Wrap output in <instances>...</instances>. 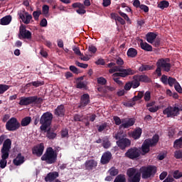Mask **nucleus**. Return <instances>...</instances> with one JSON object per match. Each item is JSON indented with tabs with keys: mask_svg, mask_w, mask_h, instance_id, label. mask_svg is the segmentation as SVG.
I'll list each match as a JSON object with an SVG mask.
<instances>
[{
	"mask_svg": "<svg viewBox=\"0 0 182 182\" xmlns=\"http://www.w3.org/2000/svg\"><path fill=\"white\" fill-rule=\"evenodd\" d=\"M156 173H157V166L154 165L143 166L139 168V171L134 167L129 168L127 171L128 182H140L141 178L144 180L153 178Z\"/></svg>",
	"mask_w": 182,
	"mask_h": 182,
	"instance_id": "obj_1",
	"label": "nucleus"
},
{
	"mask_svg": "<svg viewBox=\"0 0 182 182\" xmlns=\"http://www.w3.org/2000/svg\"><path fill=\"white\" fill-rule=\"evenodd\" d=\"M11 146H12V141L10 139H6L4 144L3 146L1 149V159L0 160V168H5L6 167V164H8L7 159L9 158V151L11 150Z\"/></svg>",
	"mask_w": 182,
	"mask_h": 182,
	"instance_id": "obj_2",
	"label": "nucleus"
},
{
	"mask_svg": "<svg viewBox=\"0 0 182 182\" xmlns=\"http://www.w3.org/2000/svg\"><path fill=\"white\" fill-rule=\"evenodd\" d=\"M159 140H160V136L157 134L154 135L151 139H145L141 147V155L144 156L147 154L150 151V147H156L157 143H159Z\"/></svg>",
	"mask_w": 182,
	"mask_h": 182,
	"instance_id": "obj_3",
	"label": "nucleus"
},
{
	"mask_svg": "<svg viewBox=\"0 0 182 182\" xmlns=\"http://www.w3.org/2000/svg\"><path fill=\"white\" fill-rule=\"evenodd\" d=\"M109 73H114L112 75L113 77H126L127 76L134 75L136 73V71L132 70V68L123 69L122 68V67H120V65H114L112 68H110L109 70Z\"/></svg>",
	"mask_w": 182,
	"mask_h": 182,
	"instance_id": "obj_4",
	"label": "nucleus"
},
{
	"mask_svg": "<svg viewBox=\"0 0 182 182\" xmlns=\"http://www.w3.org/2000/svg\"><path fill=\"white\" fill-rule=\"evenodd\" d=\"M156 73L160 77L161 76V70L164 72H170L171 70V63L170 58H160L156 62Z\"/></svg>",
	"mask_w": 182,
	"mask_h": 182,
	"instance_id": "obj_5",
	"label": "nucleus"
},
{
	"mask_svg": "<svg viewBox=\"0 0 182 182\" xmlns=\"http://www.w3.org/2000/svg\"><path fill=\"white\" fill-rule=\"evenodd\" d=\"M41 160L46 161L47 164H55L58 161V153L53 150V147H48L41 156Z\"/></svg>",
	"mask_w": 182,
	"mask_h": 182,
	"instance_id": "obj_6",
	"label": "nucleus"
},
{
	"mask_svg": "<svg viewBox=\"0 0 182 182\" xmlns=\"http://www.w3.org/2000/svg\"><path fill=\"white\" fill-rule=\"evenodd\" d=\"M53 119V114L47 112L42 114L40 119V129L41 132H46V129L50 127V124H52V120Z\"/></svg>",
	"mask_w": 182,
	"mask_h": 182,
	"instance_id": "obj_7",
	"label": "nucleus"
},
{
	"mask_svg": "<svg viewBox=\"0 0 182 182\" xmlns=\"http://www.w3.org/2000/svg\"><path fill=\"white\" fill-rule=\"evenodd\" d=\"M42 105L43 103V98L38 97V96H31V97H20V101L18 105L20 106H29V105Z\"/></svg>",
	"mask_w": 182,
	"mask_h": 182,
	"instance_id": "obj_8",
	"label": "nucleus"
},
{
	"mask_svg": "<svg viewBox=\"0 0 182 182\" xmlns=\"http://www.w3.org/2000/svg\"><path fill=\"white\" fill-rule=\"evenodd\" d=\"M21 127V123L15 117H11L6 124V129L9 132H15Z\"/></svg>",
	"mask_w": 182,
	"mask_h": 182,
	"instance_id": "obj_9",
	"label": "nucleus"
},
{
	"mask_svg": "<svg viewBox=\"0 0 182 182\" xmlns=\"http://www.w3.org/2000/svg\"><path fill=\"white\" fill-rule=\"evenodd\" d=\"M18 38L21 40L28 39V41L32 39V33L27 30L26 26L23 24H21L19 27Z\"/></svg>",
	"mask_w": 182,
	"mask_h": 182,
	"instance_id": "obj_10",
	"label": "nucleus"
},
{
	"mask_svg": "<svg viewBox=\"0 0 182 182\" xmlns=\"http://www.w3.org/2000/svg\"><path fill=\"white\" fill-rule=\"evenodd\" d=\"M163 114L167 117H176L180 114V112H178V107L168 106L163 110Z\"/></svg>",
	"mask_w": 182,
	"mask_h": 182,
	"instance_id": "obj_11",
	"label": "nucleus"
},
{
	"mask_svg": "<svg viewBox=\"0 0 182 182\" xmlns=\"http://www.w3.org/2000/svg\"><path fill=\"white\" fill-rule=\"evenodd\" d=\"M140 156V149L137 147L130 148L125 153V157L130 159L131 160H134L139 159Z\"/></svg>",
	"mask_w": 182,
	"mask_h": 182,
	"instance_id": "obj_12",
	"label": "nucleus"
},
{
	"mask_svg": "<svg viewBox=\"0 0 182 182\" xmlns=\"http://www.w3.org/2000/svg\"><path fill=\"white\" fill-rule=\"evenodd\" d=\"M90 103V95L87 93H85L80 97V105L78 109H85L87 105Z\"/></svg>",
	"mask_w": 182,
	"mask_h": 182,
	"instance_id": "obj_13",
	"label": "nucleus"
},
{
	"mask_svg": "<svg viewBox=\"0 0 182 182\" xmlns=\"http://www.w3.org/2000/svg\"><path fill=\"white\" fill-rule=\"evenodd\" d=\"M97 167V161L95 159L87 160L85 163V168L87 171H95Z\"/></svg>",
	"mask_w": 182,
	"mask_h": 182,
	"instance_id": "obj_14",
	"label": "nucleus"
},
{
	"mask_svg": "<svg viewBox=\"0 0 182 182\" xmlns=\"http://www.w3.org/2000/svg\"><path fill=\"white\" fill-rule=\"evenodd\" d=\"M43 150H45V146L43 143H41L32 148V154L37 157H41L43 154Z\"/></svg>",
	"mask_w": 182,
	"mask_h": 182,
	"instance_id": "obj_15",
	"label": "nucleus"
},
{
	"mask_svg": "<svg viewBox=\"0 0 182 182\" xmlns=\"http://www.w3.org/2000/svg\"><path fill=\"white\" fill-rule=\"evenodd\" d=\"M117 144L121 150H124L127 147H130L132 141L127 138H122V139L117 141Z\"/></svg>",
	"mask_w": 182,
	"mask_h": 182,
	"instance_id": "obj_16",
	"label": "nucleus"
},
{
	"mask_svg": "<svg viewBox=\"0 0 182 182\" xmlns=\"http://www.w3.org/2000/svg\"><path fill=\"white\" fill-rule=\"evenodd\" d=\"M136 121L133 118L122 119V124L119 126V129H129L132 126H134Z\"/></svg>",
	"mask_w": 182,
	"mask_h": 182,
	"instance_id": "obj_17",
	"label": "nucleus"
},
{
	"mask_svg": "<svg viewBox=\"0 0 182 182\" xmlns=\"http://www.w3.org/2000/svg\"><path fill=\"white\" fill-rule=\"evenodd\" d=\"M112 159V152L107 151L102 154V156L100 159L101 164H109L110 163V160Z\"/></svg>",
	"mask_w": 182,
	"mask_h": 182,
	"instance_id": "obj_18",
	"label": "nucleus"
},
{
	"mask_svg": "<svg viewBox=\"0 0 182 182\" xmlns=\"http://www.w3.org/2000/svg\"><path fill=\"white\" fill-rule=\"evenodd\" d=\"M19 18L23 23L29 25V23H31V20L32 19V15L29 14L27 11H23V13L19 14Z\"/></svg>",
	"mask_w": 182,
	"mask_h": 182,
	"instance_id": "obj_19",
	"label": "nucleus"
},
{
	"mask_svg": "<svg viewBox=\"0 0 182 182\" xmlns=\"http://www.w3.org/2000/svg\"><path fill=\"white\" fill-rule=\"evenodd\" d=\"M65 112L66 109H65V105H58L57 108L54 110V114H55V116H58V117H63Z\"/></svg>",
	"mask_w": 182,
	"mask_h": 182,
	"instance_id": "obj_20",
	"label": "nucleus"
},
{
	"mask_svg": "<svg viewBox=\"0 0 182 182\" xmlns=\"http://www.w3.org/2000/svg\"><path fill=\"white\" fill-rule=\"evenodd\" d=\"M14 166H21L25 163V156L22 154H18L17 156L13 160Z\"/></svg>",
	"mask_w": 182,
	"mask_h": 182,
	"instance_id": "obj_21",
	"label": "nucleus"
},
{
	"mask_svg": "<svg viewBox=\"0 0 182 182\" xmlns=\"http://www.w3.org/2000/svg\"><path fill=\"white\" fill-rule=\"evenodd\" d=\"M140 47L141 49L145 50L146 52H153V46L147 43L146 42L143 41V40H140Z\"/></svg>",
	"mask_w": 182,
	"mask_h": 182,
	"instance_id": "obj_22",
	"label": "nucleus"
},
{
	"mask_svg": "<svg viewBox=\"0 0 182 182\" xmlns=\"http://www.w3.org/2000/svg\"><path fill=\"white\" fill-rule=\"evenodd\" d=\"M44 132L46 133V137H48V139L50 140H53V139H55L56 136H58V134L55 133V129L53 128H48Z\"/></svg>",
	"mask_w": 182,
	"mask_h": 182,
	"instance_id": "obj_23",
	"label": "nucleus"
},
{
	"mask_svg": "<svg viewBox=\"0 0 182 182\" xmlns=\"http://www.w3.org/2000/svg\"><path fill=\"white\" fill-rule=\"evenodd\" d=\"M59 177V173L57 171L50 172L47 174L46 177L45 178L46 181H53L56 180Z\"/></svg>",
	"mask_w": 182,
	"mask_h": 182,
	"instance_id": "obj_24",
	"label": "nucleus"
},
{
	"mask_svg": "<svg viewBox=\"0 0 182 182\" xmlns=\"http://www.w3.org/2000/svg\"><path fill=\"white\" fill-rule=\"evenodd\" d=\"M146 41L149 43H154L156 38H157V34L156 33L149 32L146 35Z\"/></svg>",
	"mask_w": 182,
	"mask_h": 182,
	"instance_id": "obj_25",
	"label": "nucleus"
},
{
	"mask_svg": "<svg viewBox=\"0 0 182 182\" xmlns=\"http://www.w3.org/2000/svg\"><path fill=\"white\" fill-rule=\"evenodd\" d=\"M111 18L114 19L115 21H117V22H119L121 25H125L126 24V21L123 19V18L119 16V14L116 13H111L110 14Z\"/></svg>",
	"mask_w": 182,
	"mask_h": 182,
	"instance_id": "obj_26",
	"label": "nucleus"
},
{
	"mask_svg": "<svg viewBox=\"0 0 182 182\" xmlns=\"http://www.w3.org/2000/svg\"><path fill=\"white\" fill-rule=\"evenodd\" d=\"M11 21H12V16L10 15L6 16L0 20V25H4V26L9 25Z\"/></svg>",
	"mask_w": 182,
	"mask_h": 182,
	"instance_id": "obj_27",
	"label": "nucleus"
},
{
	"mask_svg": "<svg viewBox=\"0 0 182 182\" xmlns=\"http://www.w3.org/2000/svg\"><path fill=\"white\" fill-rule=\"evenodd\" d=\"M141 133H142L141 128L136 129L132 134V139H134V140H137L138 139H140V137L141 136Z\"/></svg>",
	"mask_w": 182,
	"mask_h": 182,
	"instance_id": "obj_28",
	"label": "nucleus"
},
{
	"mask_svg": "<svg viewBox=\"0 0 182 182\" xmlns=\"http://www.w3.org/2000/svg\"><path fill=\"white\" fill-rule=\"evenodd\" d=\"M127 55L128 58H136L137 56V50L134 48H131L127 50Z\"/></svg>",
	"mask_w": 182,
	"mask_h": 182,
	"instance_id": "obj_29",
	"label": "nucleus"
},
{
	"mask_svg": "<svg viewBox=\"0 0 182 182\" xmlns=\"http://www.w3.org/2000/svg\"><path fill=\"white\" fill-rule=\"evenodd\" d=\"M136 79L139 82H144L145 83H149V82H150V78H149L147 75H137Z\"/></svg>",
	"mask_w": 182,
	"mask_h": 182,
	"instance_id": "obj_30",
	"label": "nucleus"
},
{
	"mask_svg": "<svg viewBox=\"0 0 182 182\" xmlns=\"http://www.w3.org/2000/svg\"><path fill=\"white\" fill-rule=\"evenodd\" d=\"M31 122H32V119L31 118V117H26L21 120V124L22 127H25L26 126H28V124H31Z\"/></svg>",
	"mask_w": 182,
	"mask_h": 182,
	"instance_id": "obj_31",
	"label": "nucleus"
},
{
	"mask_svg": "<svg viewBox=\"0 0 182 182\" xmlns=\"http://www.w3.org/2000/svg\"><path fill=\"white\" fill-rule=\"evenodd\" d=\"M168 6H170V3L166 0H163L158 4V8H160V9H165V8H168Z\"/></svg>",
	"mask_w": 182,
	"mask_h": 182,
	"instance_id": "obj_32",
	"label": "nucleus"
},
{
	"mask_svg": "<svg viewBox=\"0 0 182 182\" xmlns=\"http://www.w3.org/2000/svg\"><path fill=\"white\" fill-rule=\"evenodd\" d=\"M107 173H109V176L116 177V176L119 174V169L116 168L114 166H112L110 169L108 170Z\"/></svg>",
	"mask_w": 182,
	"mask_h": 182,
	"instance_id": "obj_33",
	"label": "nucleus"
},
{
	"mask_svg": "<svg viewBox=\"0 0 182 182\" xmlns=\"http://www.w3.org/2000/svg\"><path fill=\"white\" fill-rule=\"evenodd\" d=\"M114 182H126V175L119 174L114 178Z\"/></svg>",
	"mask_w": 182,
	"mask_h": 182,
	"instance_id": "obj_34",
	"label": "nucleus"
},
{
	"mask_svg": "<svg viewBox=\"0 0 182 182\" xmlns=\"http://www.w3.org/2000/svg\"><path fill=\"white\" fill-rule=\"evenodd\" d=\"M178 82H177V80L176 78H173V77H168V85L171 87H173V86H175V85H177Z\"/></svg>",
	"mask_w": 182,
	"mask_h": 182,
	"instance_id": "obj_35",
	"label": "nucleus"
},
{
	"mask_svg": "<svg viewBox=\"0 0 182 182\" xmlns=\"http://www.w3.org/2000/svg\"><path fill=\"white\" fill-rule=\"evenodd\" d=\"M151 69H153V67L149 65H142L139 67V72H144L146 70H151Z\"/></svg>",
	"mask_w": 182,
	"mask_h": 182,
	"instance_id": "obj_36",
	"label": "nucleus"
},
{
	"mask_svg": "<svg viewBox=\"0 0 182 182\" xmlns=\"http://www.w3.org/2000/svg\"><path fill=\"white\" fill-rule=\"evenodd\" d=\"M11 87L9 85L0 84V95H4L6 90H8Z\"/></svg>",
	"mask_w": 182,
	"mask_h": 182,
	"instance_id": "obj_37",
	"label": "nucleus"
},
{
	"mask_svg": "<svg viewBox=\"0 0 182 182\" xmlns=\"http://www.w3.org/2000/svg\"><path fill=\"white\" fill-rule=\"evenodd\" d=\"M42 15V11L41 10H37L33 12V18L36 21H39V17Z\"/></svg>",
	"mask_w": 182,
	"mask_h": 182,
	"instance_id": "obj_38",
	"label": "nucleus"
},
{
	"mask_svg": "<svg viewBox=\"0 0 182 182\" xmlns=\"http://www.w3.org/2000/svg\"><path fill=\"white\" fill-rule=\"evenodd\" d=\"M173 177V178H176V180H178V178H181L182 172H180V171H178V170L174 171Z\"/></svg>",
	"mask_w": 182,
	"mask_h": 182,
	"instance_id": "obj_39",
	"label": "nucleus"
},
{
	"mask_svg": "<svg viewBox=\"0 0 182 182\" xmlns=\"http://www.w3.org/2000/svg\"><path fill=\"white\" fill-rule=\"evenodd\" d=\"M113 120L117 126H122V123H123L122 119L117 116H114Z\"/></svg>",
	"mask_w": 182,
	"mask_h": 182,
	"instance_id": "obj_40",
	"label": "nucleus"
},
{
	"mask_svg": "<svg viewBox=\"0 0 182 182\" xmlns=\"http://www.w3.org/2000/svg\"><path fill=\"white\" fill-rule=\"evenodd\" d=\"M97 83L98 85H102V86H104V85H106V83H107V80L103 77H100L97 78Z\"/></svg>",
	"mask_w": 182,
	"mask_h": 182,
	"instance_id": "obj_41",
	"label": "nucleus"
},
{
	"mask_svg": "<svg viewBox=\"0 0 182 182\" xmlns=\"http://www.w3.org/2000/svg\"><path fill=\"white\" fill-rule=\"evenodd\" d=\"M144 99L145 102H149L151 99V92L150 91H146L144 95Z\"/></svg>",
	"mask_w": 182,
	"mask_h": 182,
	"instance_id": "obj_42",
	"label": "nucleus"
},
{
	"mask_svg": "<svg viewBox=\"0 0 182 182\" xmlns=\"http://www.w3.org/2000/svg\"><path fill=\"white\" fill-rule=\"evenodd\" d=\"M174 157L175 159H182V151L176 150L174 151Z\"/></svg>",
	"mask_w": 182,
	"mask_h": 182,
	"instance_id": "obj_43",
	"label": "nucleus"
},
{
	"mask_svg": "<svg viewBox=\"0 0 182 182\" xmlns=\"http://www.w3.org/2000/svg\"><path fill=\"white\" fill-rule=\"evenodd\" d=\"M42 12H43V15H48V14H49V6L48 5H43L42 7Z\"/></svg>",
	"mask_w": 182,
	"mask_h": 182,
	"instance_id": "obj_44",
	"label": "nucleus"
},
{
	"mask_svg": "<svg viewBox=\"0 0 182 182\" xmlns=\"http://www.w3.org/2000/svg\"><path fill=\"white\" fill-rule=\"evenodd\" d=\"M123 105L125 106V107H133L134 105H136V102H132L131 100L127 102H123Z\"/></svg>",
	"mask_w": 182,
	"mask_h": 182,
	"instance_id": "obj_45",
	"label": "nucleus"
},
{
	"mask_svg": "<svg viewBox=\"0 0 182 182\" xmlns=\"http://www.w3.org/2000/svg\"><path fill=\"white\" fill-rule=\"evenodd\" d=\"M107 127V123L105 122L99 126L97 131L99 132V133H102V132H103V130H105Z\"/></svg>",
	"mask_w": 182,
	"mask_h": 182,
	"instance_id": "obj_46",
	"label": "nucleus"
},
{
	"mask_svg": "<svg viewBox=\"0 0 182 182\" xmlns=\"http://www.w3.org/2000/svg\"><path fill=\"white\" fill-rule=\"evenodd\" d=\"M75 65L77 66H78L79 68H82V69H87V67L89 66V65L87 64H85V63H82L79 61H76L75 62Z\"/></svg>",
	"mask_w": 182,
	"mask_h": 182,
	"instance_id": "obj_47",
	"label": "nucleus"
},
{
	"mask_svg": "<svg viewBox=\"0 0 182 182\" xmlns=\"http://www.w3.org/2000/svg\"><path fill=\"white\" fill-rule=\"evenodd\" d=\"M113 137H114L116 140H121L122 139H123L122 138L123 137V132H119L116 134H114Z\"/></svg>",
	"mask_w": 182,
	"mask_h": 182,
	"instance_id": "obj_48",
	"label": "nucleus"
},
{
	"mask_svg": "<svg viewBox=\"0 0 182 182\" xmlns=\"http://www.w3.org/2000/svg\"><path fill=\"white\" fill-rule=\"evenodd\" d=\"M161 82H162L165 85H167L168 82V77L166 75H163L161 78Z\"/></svg>",
	"mask_w": 182,
	"mask_h": 182,
	"instance_id": "obj_49",
	"label": "nucleus"
},
{
	"mask_svg": "<svg viewBox=\"0 0 182 182\" xmlns=\"http://www.w3.org/2000/svg\"><path fill=\"white\" fill-rule=\"evenodd\" d=\"M28 85H32L33 86H34V87H39V86H42L43 83L40 81H33L30 82Z\"/></svg>",
	"mask_w": 182,
	"mask_h": 182,
	"instance_id": "obj_50",
	"label": "nucleus"
},
{
	"mask_svg": "<svg viewBox=\"0 0 182 182\" xmlns=\"http://www.w3.org/2000/svg\"><path fill=\"white\" fill-rule=\"evenodd\" d=\"M119 14L120 15V16L124 18V19H125V21L130 22V18H129V16H127V14H126L125 13H123L122 11H119Z\"/></svg>",
	"mask_w": 182,
	"mask_h": 182,
	"instance_id": "obj_51",
	"label": "nucleus"
},
{
	"mask_svg": "<svg viewBox=\"0 0 182 182\" xmlns=\"http://www.w3.org/2000/svg\"><path fill=\"white\" fill-rule=\"evenodd\" d=\"M73 50L75 53V55H77V56H83V53L80 52V48H79V47H75L73 48Z\"/></svg>",
	"mask_w": 182,
	"mask_h": 182,
	"instance_id": "obj_52",
	"label": "nucleus"
},
{
	"mask_svg": "<svg viewBox=\"0 0 182 182\" xmlns=\"http://www.w3.org/2000/svg\"><path fill=\"white\" fill-rule=\"evenodd\" d=\"M88 50L91 52V53H95L96 52H97V48H96V46L90 45L88 46Z\"/></svg>",
	"mask_w": 182,
	"mask_h": 182,
	"instance_id": "obj_53",
	"label": "nucleus"
},
{
	"mask_svg": "<svg viewBox=\"0 0 182 182\" xmlns=\"http://www.w3.org/2000/svg\"><path fill=\"white\" fill-rule=\"evenodd\" d=\"M69 136V131L68 129H64L61 131V137L65 138Z\"/></svg>",
	"mask_w": 182,
	"mask_h": 182,
	"instance_id": "obj_54",
	"label": "nucleus"
},
{
	"mask_svg": "<svg viewBox=\"0 0 182 182\" xmlns=\"http://www.w3.org/2000/svg\"><path fill=\"white\" fill-rule=\"evenodd\" d=\"M84 8L85 7H80L78 9H77V14H78L79 15H85V14H86V10H85Z\"/></svg>",
	"mask_w": 182,
	"mask_h": 182,
	"instance_id": "obj_55",
	"label": "nucleus"
},
{
	"mask_svg": "<svg viewBox=\"0 0 182 182\" xmlns=\"http://www.w3.org/2000/svg\"><path fill=\"white\" fill-rule=\"evenodd\" d=\"M159 106L155 105L154 107H151L148 108V110L151 113H156V112H157L159 110Z\"/></svg>",
	"mask_w": 182,
	"mask_h": 182,
	"instance_id": "obj_56",
	"label": "nucleus"
},
{
	"mask_svg": "<svg viewBox=\"0 0 182 182\" xmlns=\"http://www.w3.org/2000/svg\"><path fill=\"white\" fill-rule=\"evenodd\" d=\"M40 26H42L43 28H46V26H48V20H46V18H43L40 21Z\"/></svg>",
	"mask_w": 182,
	"mask_h": 182,
	"instance_id": "obj_57",
	"label": "nucleus"
},
{
	"mask_svg": "<svg viewBox=\"0 0 182 182\" xmlns=\"http://www.w3.org/2000/svg\"><path fill=\"white\" fill-rule=\"evenodd\" d=\"M131 83L133 89H137L140 86V82L139 80L132 81Z\"/></svg>",
	"mask_w": 182,
	"mask_h": 182,
	"instance_id": "obj_58",
	"label": "nucleus"
},
{
	"mask_svg": "<svg viewBox=\"0 0 182 182\" xmlns=\"http://www.w3.org/2000/svg\"><path fill=\"white\" fill-rule=\"evenodd\" d=\"M82 115L75 114L73 117L74 122H82Z\"/></svg>",
	"mask_w": 182,
	"mask_h": 182,
	"instance_id": "obj_59",
	"label": "nucleus"
},
{
	"mask_svg": "<svg viewBox=\"0 0 182 182\" xmlns=\"http://www.w3.org/2000/svg\"><path fill=\"white\" fill-rule=\"evenodd\" d=\"M133 85L132 84V82H128L125 84L124 89V90L129 91L130 89H132Z\"/></svg>",
	"mask_w": 182,
	"mask_h": 182,
	"instance_id": "obj_60",
	"label": "nucleus"
},
{
	"mask_svg": "<svg viewBox=\"0 0 182 182\" xmlns=\"http://www.w3.org/2000/svg\"><path fill=\"white\" fill-rule=\"evenodd\" d=\"M70 70L73 72V73H75L77 75L79 73V69H77V68H76L75 65L70 66Z\"/></svg>",
	"mask_w": 182,
	"mask_h": 182,
	"instance_id": "obj_61",
	"label": "nucleus"
},
{
	"mask_svg": "<svg viewBox=\"0 0 182 182\" xmlns=\"http://www.w3.org/2000/svg\"><path fill=\"white\" fill-rule=\"evenodd\" d=\"M116 63L117 65H118V66H120L122 68V66L124 65V61L121 58H118L116 60Z\"/></svg>",
	"mask_w": 182,
	"mask_h": 182,
	"instance_id": "obj_62",
	"label": "nucleus"
},
{
	"mask_svg": "<svg viewBox=\"0 0 182 182\" xmlns=\"http://www.w3.org/2000/svg\"><path fill=\"white\" fill-rule=\"evenodd\" d=\"M175 90H176V92H178V93H182V88L181 86L180 85V83H176L174 85Z\"/></svg>",
	"mask_w": 182,
	"mask_h": 182,
	"instance_id": "obj_63",
	"label": "nucleus"
},
{
	"mask_svg": "<svg viewBox=\"0 0 182 182\" xmlns=\"http://www.w3.org/2000/svg\"><path fill=\"white\" fill-rule=\"evenodd\" d=\"M174 146H176V147H181V146H182L181 138H179L178 139H176L174 141Z\"/></svg>",
	"mask_w": 182,
	"mask_h": 182,
	"instance_id": "obj_64",
	"label": "nucleus"
}]
</instances>
